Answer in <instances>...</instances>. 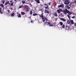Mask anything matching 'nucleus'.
Listing matches in <instances>:
<instances>
[{"instance_id":"nucleus-25","label":"nucleus","mask_w":76,"mask_h":76,"mask_svg":"<svg viewBox=\"0 0 76 76\" xmlns=\"http://www.w3.org/2000/svg\"><path fill=\"white\" fill-rule=\"evenodd\" d=\"M62 28H65V25L64 24L62 25Z\"/></svg>"},{"instance_id":"nucleus-13","label":"nucleus","mask_w":76,"mask_h":76,"mask_svg":"<svg viewBox=\"0 0 76 76\" xmlns=\"http://www.w3.org/2000/svg\"><path fill=\"white\" fill-rule=\"evenodd\" d=\"M70 22H71V24H73V23H74V22H73V20H70Z\"/></svg>"},{"instance_id":"nucleus-28","label":"nucleus","mask_w":76,"mask_h":76,"mask_svg":"<svg viewBox=\"0 0 76 76\" xmlns=\"http://www.w3.org/2000/svg\"><path fill=\"white\" fill-rule=\"evenodd\" d=\"M33 16H36V15H38L37 14H34L33 15Z\"/></svg>"},{"instance_id":"nucleus-32","label":"nucleus","mask_w":76,"mask_h":76,"mask_svg":"<svg viewBox=\"0 0 76 76\" xmlns=\"http://www.w3.org/2000/svg\"><path fill=\"white\" fill-rule=\"evenodd\" d=\"M22 7H23L22 6H19V8H22Z\"/></svg>"},{"instance_id":"nucleus-15","label":"nucleus","mask_w":76,"mask_h":76,"mask_svg":"<svg viewBox=\"0 0 76 76\" xmlns=\"http://www.w3.org/2000/svg\"><path fill=\"white\" fill-rule=\"evenodd\" d=\"M15 15V13H11V16H14Z\"/></svg>"},{"instance_id":"nucleus-46","label":"nucleus","mask_w":76,"mask_h":76,"mask_svg":"<svg viewBox=\"0 0 76 76\" xmlns=\"http://www.w3.org/2000/svg\"><path fill=\"white\" fill-rule=\"evenodd\" d=\"M29 18H30V17H29Z\"/></svg>"},{"instance_id":"nucleus-2","label":"nucleus","mask_w":76,"mask_h":76,"mask_svg":"<svg viewBox=\"0 0 76 76\" xmlns=\"http://www.w3.org/2000/svg\"><path fill=\"white\" fill-rule=\"evenodd\" d=\"M40 17H41L42 18V22H44L45 20H48L47 19V18H44V15H43V14H42L41 15H39Z\"/></svg>"},{"instance_id":"nucleus-19","label":"nucleus","mask_w":76,"mask_h":76,"mask_svg":"<svg viewBox=\"0 0 76 76\" xmlns=\"http://www.w3.org/2000/svg\"><path fill=\"white\" fill-rule=\"evenodd\" d=\"M48 7H49L48 6L45 7V9H46V10L48 9Z\"/></svg>"},{"instance_id":"nucleus-36","label":"nucleus","mask_w":76,"mask_h":76,"mask_svg":"<svg viewBox=\"0 0 76 76\" xmlns=\"http://www.w3.org/2000/svg\"><path fill=\"white\" fill-rule=\"evenodd\" d=\"M49 5H51V2H50L48 4Z\"/></svg>"},{"instance_id":"nucleus-23","label":"nucleus","mask_w":76,"mask_h":76,"mask_svg":"<svg viewBox=\"0 0 76 76\" xmlns=\"http://www.w3.org/2000/svg\"><path fill=\"white\" fill-rule=\"evenodd\" d=\"M63 22H60V24L61 25V26H62V25H63Z\"/></svg>"},{"instance_id":"nucleus-12","label":"nucleus","mask_w":76,"mask_h":76,"mask_svg":"<svg viewBox=\"0 0 76 76\" xmlns=\"http://www.w3.org/2000/svg\"><path fill=\"white\" fill-rule=\"evenodd\" d=\"M24 9H27V8H28V6L27 5H24Z\"/></svg>"},{"instance_id":"nucleus-27","label":"nucleus","mask_w":76,"mask_h":76,"mask_svg":"<svg viewBox=\"0 0 76 76\" xmlns=\"http://www.w3.org/2000/svg\"><path fill=\"white\" fill-rule=\"evenodd\" d=\"M18 18H21V15L20 14H18Z\"/></svg>"},{"instance_id":"nucleus-42","label":"nucleus","mask_w":76,"mask_h":76,"mask_svg":"<svg viewBox=\"0 0 76 76\" xmlns=\"http://www.w3.org/2000/svg\"><path fill=\"white\" fill-rule=\"evenodd\" d=\"M14 1H16V0H14Z\"/></svg>"},{"instance_id":"nucleus-20","label":"nucleus","mask_w":76,"mask_h":76,"mask_svg":"<svg viewBox=\"0 0 76 76\" xmlns=\"http://www.w3.org/2000/svg\"><path fill=\"white\" fill-rule=\"evenodd\" d=\"M67 9H70V7H69L68 5H67Z\"/></svg>"},{"instance_id":"nucleus-24","label":"nucleus","mask_w":76,"mask_h":76,"mask_svg":"<svg viewBox=\"0 0 76 76\" xmlns=\"http://www.w3.org/2000/svg\"><path fill=\"white\" fill-rule=\"evenodd\" d=\"M22 3L23 4H25V1H22Z\"/></svg>"},{"instance_id":"nucleus-26","label":"nucleus","mask_w":76,"mask_h":76,"mask_svg":"<svg viewBox=\"0 0 76 76\" xmlns=\"http://www.w3.org/2000/svg\"><path fill=\"white\" fill-rule=\"evenodd\" d=\"M30 14L31 15H32V11H31L30 12Z\"/></svg>"},{"instance_id":"nucleus-38","label":"nucleus","mask_w":76,"mask_h":76,"mask_svg":"<svg viewBox=\"0 0 76 76\" xmlns=\"http://www.w3.org/2000/svg\"><path fill=\"white\" fill-rule=\"evenodd\" d=\"M31 23H32V22H33V20H31Z\"/></svg>"},{"instance_id":"nucleus-11","label":"nucleus","mask_w":76,"mask_h":76,"mask_svg":"<svg viewBox=\"0 0 76 76\" xmlns=\"http://www.w3.org/2000/svg\"><path fill=\"white\" fill-rule=\"evenodd\" d=\"M35 1H36L37 3H40L39 0H35Z\"/></svg>"},{"instance_id":"nucleus-16","label":"nucleus","mask_w":76,"mask_h":76,"mask_svg":"<svg viewBox=\"0 0 76 76\" xmlns=\"http://www.w3.org/2000/svg\"><path fill=\"white\" fill-rule=\"evenodd\" d=\"M0 6H1V7H4V5L3 4H0Z\"/></svg>"},{"instance_id":"nucleus-7","label":"nucleus","mask_w":76,"mask_h":76,"mask_svg":"<svg viewBox=\"0 0 76 76\" xmlns=\"http://www.w3.org/2000/svg\"><path fill=\"white\" fill-rule=\"evenodd\" d=\"M70 28V26H65V29H66V30H68Z\"/></svg>"},{"instance_id":"nucleus-44","label":"nucleus","mask_w":76,"mask_h":76,"mask_svg":"<svg viewBox=\"0 0 76 76\" xmlns=\"http://www.w3.org/2000/svg\"><path fill=\"white\" fill-rule=\"evenodd\" d=\"M70 5H71L72 4L70 3Z\"/></svg>"},{"instance_id":"nucleus-33","label":"nucleus","mask_w":76,"mask_h":76,"mask_svg":"<svg viewBox=\"0 0 76 76\" xmlns=\"http://www.w3.org/2000/svg\"><path fill=\"white\" fill-rule=\"evenodd\" d=\"M68 18H69V19H70V15H67Z\"/></svg>"},{"instance_id":"nucleus-34","label":"nucleus","mask_w":76,"mask_h":76,"mask_svg":"<svg viewBox=\"0 0 76 76\" xmlns=\"http://www.w3.org/2000/svg\"><path fill=\"white\" fill-rule=\"evenodd\" d=\"M4 2H5V1H3V2H2V3L3 4H4Z\"/></svg>"},{"instance_id":"nucleus-14","label":"nucleus","mask_w":76,"mask_h":76,"mask_svg":"<svg viewBox=\"0 0 76 76\" xmlns=\"http://www.w3.org/2000/svg\"><path fill=\"white\" fill-rule=\"evenodd\" d=\"M2 8H0V13L1 14H3V13L1 12V10Z\"/></svg>"},{"instance_id":"nucleus-22","label":"nucleus","mask_w":76,"mask_h":76,"mask_svg":"<svg viewBox=\"0 0 76 76\" xmlns=\"http://www.w3.org/2000/svg\"><path fill=\"white\" fill-rule=\"evenodd\" d=\"M67 23H68V24H70V20H67Z\"/></svg>"},{"instance_id":"nucleus-45","label":"nucleus","mask_w":76,"mask_h":76,"mask_svg":"<svg viewBox=\"0 0 76 76\" xmlns=\"http://www.w3.org/2000/svg\"><path fill=\"white\" fill-rule=\"evenodd\" d=\"M71 5L70 4V6H71Z\"/></svg>"},{"instance_id":"nucleus-31","label":"nucleus","mask_w":76,"mask_h":76,"mask_svg":"<svg viewBox=\"0 0 76 76\" xmlns=\"http://www.w3.org/2000/svg\"><path fill=\"white\" fill-rule=\"evenodd\" d=\"M7 11H8V13H10V10H8Z\"/></svg>"},{"instance_id":"nucleus-43","label":"nucleus","mask_w":76,"mask_h":76,"mask_svg":"<svg viewBox=\"0 0 76 76\" xmlns=\"http://www.w3.org/2000/svg\"><path fill=\"white\" fill-rule=\"evenodd\" d=\"M28 1H30V0H27Z\"/></svg>"},{"instance_id":"nucleus-18","label":"nucleus","mask_w":76,"mask_h":76,"mask_svg":"<svg viewBox=\"0 0 76 76\" xmlns=\"http://www.w3.org/2000/svg\"><path fill=\"white\" fill-rule=\"evenodd\" d=\"M29 7H28V8H27L26 10V11L27 12H28V11H29Z\"/></svg>"},{"instance_id":"nucleus-29","label":"nucleus","mask_w":76,"mask_h":76,"mask_svg":"<svg viewBox=\"0 0 76 76\" xmlns=\"http://www.w3.org/2000/svg\"><path fill=\"white\" fill-rule=\"evenodd\" d=\"M49 26H53V24H50L49 25Z\"/></svg>"},{"instance_id":"nucleus-35","label":"nucleus","mask_w":76,"mask_h":76,"mask_svg":"<svg viewBox=\"0 0 76 76\" xmlns=\"http://www.w3.org/2000/svg\"><path fill=\"white\" fill-rule=\"evenodd\" d=\"M72 19H74V18H75V16L72 17Z\"/></svg>"},{"instance_id":"nucleus-9","label":"nucleus","mask_w":76,"mask_h":76,"mask_svg":"<svg viewBox=\"0 0 76 76\" xmlns=\"http://www.w3.org/2000/svg\"><path fill=\"white\" fill-rule=\"evenodd\" d=\"M8 4H10L9 3V1H8L7 2L5 3V5L6 6V5Z\"/></svg>"},{"instance_id":"nucleus-1","label":"nucleus","mask_w":76,"mask_h":76,"mask_svg":"<svg viewBox=\"0 0 76 76\" xmlns=\"http://www.w3.org/2000/svg\"><path fill=\"white\" fill-rule=\"evenodd\" d=\"M63 12L65 15H66L67 13H68L69 15H70L72 14L71 12H69V11L67 9H65L64 11Z\"/></svg>"},{"instance_id":"nucleus-4","label":"nucleus","mask_w":76,"mask_h":76,"mask_svg":"<svg viewBox=\"0 0 76 76\" xmlns=\"http://www.w3.org/2000/svg\"><path fill=\"white\" fill-rule=\"evenodd\" d=\"M47 23H48V24H47ZM47 25H50V23L49 22H47V21H46L44 24V25H47Z\"/></svg>"},{"instance_id":"nucleus-3","label":"nucleus","mask_w":76,"mask_h":76,"mask_svg":"<svg viewBox=\"0 0 76 76\" xmlns=\"http://www.w3.org/2000/svg\"><path fill=\"white\" fill-rule=\"evenodd\" d=\"M64 3L65 4L68 5V4H69L70 3V1L69 0H65Z\"/></svg>"},{"instance_id":"nucleus-41","label":"nucleus","mask_w":76,"mask_h":76,"mask_svg":"<svg viewBox=\"0 0 76 76\" xmlns=\"http://www.w3.org/2000/svg\"><path fill=\"white\" fill-rule=\"evenodd\" d=\"M12 1H10V3H11V2Z\"/></svg>"},{"instance_id":"nucleus-30","label":"nucleus","mask_w":76,"mask_h":76,"mask_svg":"<svg viewBox=\"0 0 76 76\" xmlns=\"http://www.w3.org/2000/svg\"><path fill=\"white\" fill-rule=\"evenodd\" d=\"M44 5L45 6H48V5L47 4H46V3Z\"/></svg>"},{"instance_id":"nucleus-17","label":"nucleus","mask_w":76,"mask_h":76,"mask_svg":"<svg viewBox=\"0 0 76 76\" xmlns=\"http://www.w3.org/2000/svg\"><path fill=\"white\" fill-rule=\"evenodd\" d=\"M54 15L55 16H57L58 15H57V13L56 12H55V13L54 14Z\"/></svg>"},{"instance_id":"nucleus-39","label":"nucleus","mask_w":76,"mask_h":76,"mask_svg":"<svg viewBox=\"0 0 76 76\" xmlns=\"http://www.w3.org/2000/svg\"><path fill=\"white\" fill-rule=\"evenodd\" d=\"M74 25H75V26H76V23H75V24Z\"/></svg>"},{"instance_id":"nucleus-21","label":"nucleus","mask_w":76,"mask_h":76,"mask_svg":"<svg viewBox=\"0 0 76 76\" xmlns=\"http://www.w3.org/2000/svg\"><path fill=\"white\" fill-rule=\"evenodd\" d=\"M21 14H22V15H25V12H21Z\"/></svg>"},{"instance_id":"nucleus-40","label":"nucleus","mask_w":76,"mask_h":76,"mask_svg":"<svg viewBox=\"0 0 76 76\" xmlns=\"http://www.w3.org/2000/svg\"><path fill=\"white\" fill-rule=\"evenodd\" d=\"M74 3H76V0L75 1Z\"/></svg>"},{"instance_id":"nucleus-37","label":"nucleus","mask_w":76,"mask_h":76,"mask_svg":"<svg viewBox=\"0 0 76 76\" xmlns=\"http://www.w3.org/2000/svg\"><path fill=\"white\" fill-rule=\"evenodd\" d=\"M13 3H12L11 4V6H13Z\"/></svg>"},{"instance_id":"nucleus-6","label":"nucleus","mask_w":76,"mask_h":76,"mask_svg":"<svg viewBox=\"0 0 76 76\" xmlns=\"http://www.w3.org/2000/svg\"><path fill=\"white\" fill-rule=\"evenodd\" d=\"M58 7H64V5L62 4L58 6Z\"/></svg>"},{"instance_id":"nucleus-10","label":"nucleus","mask_w":76,"mask_h":76,"mask_svg":"<svg viewBox=\"0 0 76 76\" xmlns=\"http://www.w3.org/2000/svg\"><path fill=\"white\" fill-rule=\"evenodd\" d=\"M60 19V20H62V21H63L64 22H66V20L63 18H61Z\"/></svg>"},{"instance_id":"nucleus-8","label":"nucleus","mask_w":76,"mask_h":76,"mask_svg":"<svg viewBox=\"0 0 76 76\" xmlns=\"http://www.w3.org/2000/svg\"><path fill=\"white\" fill-rule=\"evenodd\" d=\"M45 13H48V14L49 13V11H48V10H45Z\"/></svg>"},{"instance_id":"nucleus-5","label":"nucleus","mask_w":76,"mask_h":76,"mask_svg":"<svg viewBox=\"0 0 76 76\" xmlns=\"http://www.w3.org/2000/svg\"><path fill=\"white\" fill-rule=\"evenodd\" d=\"M62 11H63V10L61 9H58L57 10V12L58 13H60V12H62Z\"/></svg>"}]
</instances>
